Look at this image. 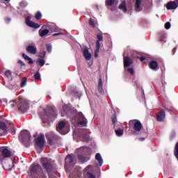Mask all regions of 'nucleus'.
<instances>
[{
  "instance_id": "8fccbe9b",
  "label": "nucleus",
  "mask_w": 178,
  "mask_h": 178,
  "mask_svg": "<svg viewBox=\"0 0 178 178\" xmlns=\"http://www.w3.org/2000/svg\"><path fill=\"white\" fill-rule=\"evenodd\" d=\"M98 91L100 94H102L104 92V86H98Z\"/></svg>"
},
{
  "instance_id": "6e6552de",
  "label": "nucleus",
  "mask_w": 178,
  "mask_h": 178,
  "mask_svg": "<svg viewBox=\"0 0 178 178\" xmlns=\"http://www.w3.org/2000/svg\"><path fill=\"white\" fill-rule=\"evenodd\" d=\"M35 143L39 148H44L45 145V136L40 134L35 139Z\"/></svg>"
},
{
  "instance_id": "e2e57ef3",
  "label": "nucleus",
  "mask_w": 178,
  "mask_h": 178,
  "mask_svg": "<svg viewBox=\"0 0 178 178\" xmlns=\"http://www.w3.org/2000/svg\"><path fill=\"white\" fill-rule=\"evenodd\" d=\"M175 136H176V134H174L172 135V137H175Z\"/></svg>"
},
{
  "instance_id": "bb28decb",
  "label": "nucleus",
  "mask_w": 178,
  "mask_h": 178,
  "mask_svg": "<svg viewBox=\"0 0 178 178\" xmlns=\"http://www.w3.org/2000/svg\"><path fill=\"white\" fill-rule=\"evenodd\" d=\"M49 33V29H44V30H40L39 34L40 37H44V35H47Z\"/></svg>"
},
{
  "instance_id": "c9c22d12",
  "label": "nucleus",
  "mask_w": 178,
  "mask_h": 178,
  "mask_svg": "<svg viewBox=\"0 0 178 178\" xmlns=\"http://www.w3.org/2000/svg\"><path fill=\"white\" fill-rule=\"evenodd\" d=\"M36 63L41 66H44V65H45V60L39 58L37 60Z\"/></svg>"
},
{
  "instance_id": "9d476101",
  "label": "nucleus",
  "mask_w": 178,
  "mask_h": 178,
  "mask_svg": "<svg viewBox=\"0 0 178 178\" xmlns=\"http://www.w3.org/2000/svg\"><path fill=\"white\" fill-rule=\"evenodd\" d=\"M156 118L157 122H165V119H166V113L164 109H161L159 113L156 114Z\"/></svg>"
},
{
  "instance_id": "dca6fc26",
  "label": "nucleus",
  "mask_w": 178,
  "mask_h": 178,
  "mask_svg": "<svg viewBox=\"0 0 178 178\" xmlns=\"http://www.w3.org/2000/svg\"><path fill=\"white\" fill-rule=\"evenodd\" d=\"M26 52L28 54H31V55H35L37 54V47L35 45H29L26 49Z\"/></svg>"
},
{
  "instance_id": "2f4dec72",
  "label": "nucleus",
  "mask_w": 178,
  "mask_h": 178,
  "mask_svg": "<svg viewBox=\"0 0 178 178\" xmlns=\"http://www.w3.org/2000/svg\"><path fill=\"white\" fill-rule=\"evenodd\" d=\"M123 133H124L123 129H115V134L118 137H121V136H123Z\"/></svg>"
},
{
  "instance_id": "052dcab7",
  "label": "nucleus",
  "mask_w": 178,
  "mask_h": 178,
  "mask_svg": "<svg viewBox=\"0 0 178 178\" xmlns=\"http://www.w3.org/2000/svg\"><path fill=\"white\" fill-rule=\"evenodd\" d=\"M162 84L165 86L166 84V82L162 81Z\"/></svg>"
},
{
  "instance_id": "ea45409f",
  "label": "nucleus",
  "mask_w": 178,
  "mask_h": 178,
  "mask_svg": "<svg viewBox=\"0 0 178 178\" xmlns=\"http://www.w3.org/2000/svg\"><path fill=\"white\" fill-rule=\"evenodd\" d=\"M97 41H99V42H102L104 41V36L102 35V34L101 33H98L97 35Z\"/></svg>"
},
{
  "instance_id": "423d86ee",
  "label": "nucleus",
  "mask_w": 178,
  "mask_h": 178,
  "mask_svg": "<svg viewBox=\"0 0 178 178\" xmlns=\"http://www.w3.org/2000/svg\"><path fill=\"white\" fill-rule=\"evenodd\" d=\"M129 126H134V129L135 131H132V134H136L137 131L140 133L141 131V129H143V124H141V122L136 120H131L129 122Z\"/></svg>"
},
{
  "instance_id": "79ce46f5",
  "label": "nucleus",
  "mask_w": 178,
  "mask_h": 178,
  "mask_svg": "<svg viewBox=\"0 0 178 178\" xmlns=\"http://www.w3.org/2000/svg\"><path fill=\"white\" fill-rule=\"evenodd\" d=\"M127 72L128 73H130V74H131V76H134V74H135L134 70L133 68L129 67V68L127 70Z\"/></svg>"
},
{
  "instance_id": "4d7b16f0",
  "label": "nucleus",
  "mask_w": 178,
  "mask_h": 178,
  "mask_svg": "<svg viewBox=\"0 0 178 178\" xmlns=\"http://www.w3.org/2000/svg\"><path fill=\"white\" fill-rule=\"evenodd\" d=\"M176 51H177V47H175L173 49H172V55H175L176 54Z\"/></svg>"
},
{
  "instance_id": "20e7f679",
  "label": "nucleus",
  "mask_w": 178,
  "mask_h": 178,
  "mask_svg": "<svg viewBox=\"0 0 178 178\" xmlns=\"http://www.w3.org/2000/svg\"><path fill=\"white\" fill-rule=\"evenodd\" d=\"M56 116H58V114H56L55 109L52 107H48L47 109L45 110V114L42 120L44 123H49V122L52 120L54 118H56Z\"/></svg>"
},
{
  "instance_id": "c756f323",
  "label": "nucleus",
  "mask_w": 178,
  "mask_h": 178,
  "mask_svg": "<svg viewBox=\"0 0 178 178\" xmlns=\"http://www.w3.org/2000/svg\"><path fill=\"white\" fill-rule=\"evenodd\" d=\"M17 100H12L10 101L8 103V105H10V108H15V106H17Z\"/></svg>"
},
{
  "instance_id": "e433bc0d",
  "label": "nucleus",
  "mask_w": 178,
  "mask_h": 178,
  "mask_svg": "<svg viewBox=\"0 0 178 178\" xmlns=\"http://www.w3.org/2000/svg\"><path fill=\"white\" fill-rule=\"evenodd\" d=\"M46 55H47V51H42L39 53V58H41V59H44Z\"/></svg>"
},
{
  "instance_id": "f3484780",
  "label": "nucleus",
  "mask_w": 178,
  "mask_h": 178,
  "mask_svg": "<svg viewBox=\"0 0 178 178\" xmlns=\"http://www.w3.org/2000/svg\"><path fill=\"white\" fill-rule=\"evenodd\" d=\"M133 65V60L129 56H124V67H129Z\"/></svg>"
},
{
  "instance_id": "4468645a",
  "label": "nucleus",
  "mask_w": 178,
  "mask_h": 178,
  "mask_svg": "<svg viewBox=\"0 0 178 178\" xmlns=\"http://www.w3.org/2000/svg\"><path fill=\"white\" fill-rule=\"evenodd\" d=\"M31 18L30 17H28L26 19V26H29V27H31L32 29H40V25L38 23L33 22V21H31Z\"/></svg>"
},
{
  "instance_id": "ddd939ff",
  "label": "nucleus",
  "mask_w": 178,
  "mask_h": 178,
  "mask_svg": "<svg viewBox=\"0 0 178 178\" xmlns=\"http://www.w3.org/2000/svg\"><path fill=\"white\" fill-rule=\"evenodd\" d=\"M166 8L168 10H173L178 8V0L170 1L167 3Z\"/></svg>"
},
{
  "instance_id": "58836bf2",
  "label": "nucleus",
  "mask_w": 178,
  "mask_h": 178,
  "mask_svg": "<svg viewBox=\"0 0 178 178\" xmlns=\"http://www.w3.org/2000/svg\"><path fill=\"white\" fill-rule=\"evenodd\" d=\"M82 138L83 141H88L90 136L86 133H83Z\"/></svg>"
},
{
  "instance_id": "cd10ccee",
  "label": "nucleus",
  "mask_w": 178,
  "mask_h": 178,
  "mask_svg": "<svg viewBox=\"0 0 178 178\" xmlns=\"http://www.w3.org/2000/svg\"><path fill=\"white\" fill-rule=\"evenodd\" d=\"M66 127V122L65 121H61L58 123V130H63Z\"/></svg>"
},
{
  "instance_id": "13d9d810",
  "label": "nucleus",
  "mask_w": 178,
  "mask_h": 178,
  "mask_svg": "<svg viewBox=\"0 0 178 178\" xmlns=\"http://www.w3.org/2000/svg\"><path fill=\"white\" fill-rule=\"evenodd\" d=\"M63 33H54L53 35L54 37H56V35H63Z\"/></svg>"
},
{
  "instance_id": "6e6d98bb",
  "label": "nucleus",
  "mask_w": 178,
  "mask_h": 178,
  "mask_svg": "<svg viewBox=\"0 0 178 178\" xmlns=\"http://www.w3.org/2000/svg\"><path fill=\"white\" fill-rule=\"evenodd\" d=\"M98 86H104L103 83H102V79H101V78L99 79Z\"/></svg>"
},
{
  "instance_id": "a18cd8bd",
  "label": "nucleus",
  "mask_w": 178,
  "mask_h": 178,
  "mask_svg": "<svg viewBox=\"0 0 178 178\" xmlns=\"http://www.w3.org/2000/svg\"><path fill=\"white\" fill-rule=\"evenodd\" d=\"M49 178H58L56 175H55V172H50V173H47Z\"/></svg>"
},
{
  "instance_id": "de8ad7c7",
  "label": "nucleus",
  "mask_w": 178,
  "mask_h": 178,
  "mask_svg": "<svg viewBox=\"0 0 178 178\" xmlns=\"http://www.w3.org/2000/svg\"><path fill=\"white\" fill-rule=\"evenodd\" d=\"M89 24L91 26V27H95V23L94 22V20L92 19H89Z\"/></svg>"
},
{
  "instance_id": "c85d7f7f",
  "label": "nucleus",
  "mask_w": 178,
  "mask_h": 178,
  "mask_svg": "<svg viewBox=\"0 0 178 178\" xmlns=\"http://www.w3.org/2000/svg\"><path fill=\"white\" fill-rule=\"evenodd\" d=\"M27 84V78L23 77L21 80L20 86L22 88L26 87V85Z\"/></svg>"
},
{
  "instance_id": "a211bd4d",
  "label": "nucleus",
  "mask_w": 178,
  "mask_h": 178,
  "mask_svg": "<svg viewBox=\"0 0 178 178\" xmlns=\"http://www.w3.org/2000/svg\"><path fill=\"white\" fill-rule=\"evenodd\" d=\"M149 69H151L152 70H154V71L158 70V69H159V66L158 65V62H156V61H155V60H152V61L149 63Z\"/></svg>"
},
{
  "instance_id": "37998d69",
  "label": "nucleus",
  "mask_w": 178,
  "mask_h": 178,
  "mask_svg": "<svg viewBox=\"0 0 178 178\" xmlns=\"http://www.w3.org/2000/svg\"><path fill=\"white\" fill-rule=\"evenodd\" d=\"M4 74L6 77H12V72H10L9 70H6Z\"/></svg>"
},
{
  "instance_id": "49530a36",
  "label": "nucleus",
  "mask_w": 178,
  "mask_h": 178,
  "mask_svg": "<svg viewBox=\"0 0 178 178\" xmlns=\"http://www.w3.org/2000/svg\"><path fill=\"white\" fill-rule=\"evenodd\" d=\"M111 121H112V123L113 124V126H115V124L116 123V122H118V119L116 118V115H113L111 117Z\"/></svg>"
},
{
  "instance_id": "b1692460",
  "label": "nucleus",
  "mask_w": 178,
  "mask_h": 178,
  "mask_svg": "<svg viewBox=\"0 0 178 178\" xmlns=\"http://www.w3.org/2000/svg\"><path fill=\"white\" fill-rule=\"evenodd\" d=\"M119 9L122 10L124 13L127 12V6H126V1H122L118 6Z\"/></svg>"
},
{
  "instance_id": "f8f14e48",
  "label": "nucleus",
  "mask_w": 178,
  "mask_h": 178,
  "mask_svg": "<svg viewBox=\"0 0 178 178\" xmlns=\"http://www.w3.org/2000/svg\"><path fill=\"white\" fill-rule=\"evenodd\" d=\"M78 120H79V122H78L79 125L87 126V119L86 118L83 113L79 112L78 113Z\"/></svg>"
},
{
  "instance_id": "5fc2aeb1",
  "label": "nucleus",
  "mask_w": 178,
  "mask_h": 178,
  "mask_svg": "<svg viewBox=\"0 0 178 178\" xmlns=\"http://www.w3.org/2000/svg\"><path fill=\"white\" fill-rule=\"evenodd\" d=\"M146 58L145 57V56H141L140 58V62H144V60H146Z\"/></svg>"
},
{
  "instance_id": "f257e3e1",
  "label": "nucleus",
  "mask_w": 178,
  "mask_h": 178,
  "mask_svg": "<svg viewBox=\"0 0 178 178\" xmlns=\"http://www.w3.org/2000/svg\"><path fill=\"white\" fill-rule=\"evenodd\" d=\"M30 175L32 178H47L42 167L38 163H33L30 167Z\"/></svg>"
},
{
  "instance_id": "69168bd1",
  "label": "nucleus",
  "mask_w": 178,
  "mask_h": 178,
  "mask_svg": "<svg viewBox=\"0 0 178 178\" xmlns=\"http://www.w3.org/2000/svg\"><path fill=\"white\" fill-rule=\"evenodd\" d=\"M145 136H147V133H145Z\"/></svg>"
},
{
  "instance_id": "473e14b6",
  "label": "nucleus",
  "mask_w": 178,
  "mask_h": 178,
  "mask_svg": "<svg viewBox=\"0 0 178 178\" xmlns=\"http://www.w3.org/2000/svg\"><path fill=\"white\" fill-rule=\"evenodd\" d=\"M28 5H29V3L25 0H22L19 3V6H20V8H26V6H27Z\"/></svg>"
},
{
  "instance_id": "4be33fe9",
  "label": "nucleus",
  "mask_w": 178,
  "mask_h": 178,
  "mask_svg": "<svg viewBox=\"0 0 178 178\" xmlns=\"http://www.w3.org/2000/svg\"><path fill=\"white\" fill-rule=\"evenodd\" d=\"M83 54L86 60H90V59H91V53L88 51V49H84L83 51Z\"/></svg>"
},
{
  "instance_id": "4c0bfd02",
  "label": "nucleus",
  "mask_w": 178,
  "mask_h": 178,
  "mask_svg": "<svg viewBox=\"0 0 178 178\" xmlns=\"http://www.w3.org/2000/svg\"><path fill=\"white\" fill-rule=\"evenodd\" d=\"M33 77L35 80H40L41 79V74H40V72L35 73Z\"/></svg>"
},
{
  "instance_id": "7c9ffc66",
  "label": "nucleus",
  "mask_w": 178,
  "mask_h": 178,
  "mask_svg": "<svg viewBox=\"0 0 178 178\" xmlns=\"http://www.w3.org/2000/svg\"><path fill=\"white\" fill-rule=\"evenodd\" d=\"M159 41L162 42L165 40L166 35H165V32H160L159 33Z\"/></svg>"
},
{
  "instance_id": "5701e85b",
  "label": "nucleus",
  "mask_w": 178,
  "mask_h": 178,
  "mask_svg": "<svg viewBox=\"0 0 178 178\" xmlns=\"http://www.w3.org/2000/svg\"><path fill=\"white\" fill-rule=\"evenodd\" d=\"M95 159L99 162V166H102V164L104 163V160L102 159L101 154L97 153L95 155Z\"/></svg>"
},
{
  "instance_id": "72a5a7b5",
  "label": "nucleus",
  "mask_w": 178,
  "mask_h": 178,
  "mask_svg": "<svg viewBox=\"0 0 178 178\" xmlns=\"http://www.w3.org/2000/svg\"><path fill=\"white\" fill-rule=\"evenodd\" d=\"M115 3V0H106V6H112Z\"/></svg>"
},
{
  "instance_id": "0eeeda50",
  "label": "nucleus",
  "mask_w": 178,
  "mask_h": 178,
  "mask_svg": "<svg viewBox=\"0 0 178 178\" xmlns=\"http://www.w3.org/2000/svg\"><path fill=\"white\" fill-rule=\"evenodd\" d=\"M12 152L7 147H0V162L2 163L5 158H10Z\"/></svg>"
},
{
  "instance_id": "a878e982",
  "label": "nucleus",
  "mask_w": 178,
  "mask_h": 178,
  "mask_svg": "<svg viewBox=\"0 0 178 178\" xmlns=\"http://www.w3.org/2000/svg\"><path fill=\"white\" fill-rule=\"evenodd\" d=\"M22 58H24V59H25V60H29V65H33V59L31 58H29V56L26 55V54H24V53L22 54Z\"/></svg>"
},
{
  "instance_id": "6ab92c4d",
  "label": "nucleus",
  "mask_w": 178,
  "mask_h": 178,
  "mask_svg": "<svg viewBox=\"0 0 178 178\" xmlns=\"http://www.w3.org/2000/svg\"><path fill=\"white\" fill-rule=\"evenodd\" d=\"M0 130L2 131V133H0V136H3V133L8 131V126H6V124L2 121H0Z\"/></svg>"
},
{
  "instance_id": "680f3d73",
  "label": "nucleus",
  "mask_w": 178,
  "mask_h": 178,
  "mask_svg": "<svg viewBox=\"0 0 178 178\" xmlns=\"http://www.w3.org/2000/svg\"><path fill=\"white\" fill-rule=\"evenodd\" d=\"M6 2H9L10 0H4Z\"/></svg>"
},
{
  "instance_id": "aec40b11",
  "label": "nucleus",
  "mask_w": 178,
  "mask_h": 178,
  "mask_svg": "<svg viewBox=\"0 0 178 178\" xmlns=\"http://www.w3.org/2000/svg\"><path fill=\"white\" fill-rule=\"evenodd\" d=\"M101 42L97 40L96 41V49L95 51V57L98 58V54H99V49H101Z\"/></svg>"
},
{
  "instance_id": "bf43d9fd",
  "label": "nucleus",
  "mask_w": 178,
  "mask_h": 178,
  "mask_svg": "<svg viewBox=\"0 0 178 178\" xmlns=\"http://www.w3.org/2000/svg\"><path fill=\"white\" fill-rule=\"evenodd\" d=\"M166 111H168V112H169L170 113V115H172L173 111H172V109H169V108H165Z\"/></svg>"
},
{
  "instance_id": "393cba45",
  "label": "nucleus",
  "mask_w": 178,
  "mask_h": 178,
  "mask_svg": "<svg viewBox=\"0 0 178 178\" xmlns=\"http://www.w3.org/2000/svg\"><path fill=\"white\" fill-rule=\"evenodd\" d=\"M8 130L11 134H15L16 129H15V124H13V122H9Z\"/></svg>"
},
{
  "instance_id": "864d4df0",
  "label": "nucleus",
  "mask_w": 178,
  "mask_h": 178,
  "mask_svg": "<svg viewBox=\"0 0 178 178\" xmlns=\"http://www.w3.org/2000/svg\"><path fill=\"white\" fill-rule=\"evenodd\" d=\"M4 20H5L6 23H10V18H9V17H6Z\"/></svg>"
},
{
  "instance_id": "f704fd0d",
  "label": "nucleus",
  "mask_w": 178,
  "mask_h": 178,
  "mask_svg": "<svg viewBox=\"0 0 178 178\" xmlns=\"http://www.w3.org/2000/svg\"><path fill=\"white\" fill-rule=\"evenodd\" d=\"M41 17H42V14H41V12L38 11L35 15V18L36 20H40L41 19Z\"/></svg>"
},
{
  "instance_id": "603ef678",
  "label": "nucleus",
  "mask_w": 178,
  "mask_h": 178,
  "mask_svg": "<svg viewBox=\"0 0 178 178\" xmlns=\"http://www.w3.org/2000/svg\"><path fill=\"white\" fill-rule=\"evenodd\" d=\"M49 31H54V32H56L58 31V27L56 26H53L51 29H50Z\"/></svg>"
},
{
  "instance_id": "3c124183",
  "label": "nucleus",
  "mask_w": 178,
  "mask_h": 178,
  "mask_svg": "<svg viewBox=\"0 0 178 178\" xmlns=\"http://www.w3.org/2000/svg\"><path fill=\"white\" fill-rule=\"evenodd\" d=\"M17 63L21 66V67H23V66H26V64L24 63V62L22 61V60H19L17 61Z\"/></svg>"
},
{
  "instance_id": "7ed1b4c3",
  "label": "nucleus",
  "mask_w": 178,
  "mask_h": 178,
  "mask_svg": "<svg viewBox=\"0 0 178 178\" xmlns=\"http://www.w3.org/2000/svg\"><path fill=\"white\" fill-rule=\"evenodd\" d=\"M40 161L43 169L46 170L47 173H50L51 172H56V168H55V165L47 158H42Z\"/></svg>"
},
{
  "instance_id": "f03ea898",
  "label": "nucleus",
  "mask_w": 178,
  "mask_h": 178,
  "mask_svg": "<svg viewBox=\"0 0 178 178\" xmlns=\"http://www.w3.org/2000/svg\"><path fill=\"white\" fill-rule=\"evenodd\" d=\"M19 140L22 142V144H24L25 147H30L31 143V135L30 131L26 129L21 131Z\"/></svg>"
},
{
  "instance_id": "2eb2a0df",
  "label": "nucleus",
  "mask_w": 178,
  "mask_h": 178,
  "mask_svg": "<svg viewBox=\"0 0 178 178\" xmlns=\"http://www.w3.org/2000/svg\"><path fill=\"white\" fill-rule=\"evenodd\" d=\"M143 0H135L134 9L136 12H141V10H143Z\"/></svg>"
},
{
  "instance_id": "c03bdc74",
  "label": "nucleus",
  "mask_w": 178,
  "mask_h": 178,
  "mask_svg": "<svg viewBox=\"0 0 178 178\" xmlns=\"http://www.w3.org/2000/svg\"><path fill=\"white\" fill-rule=\"evenodd\" d=\"M86 178H96L95 175H93L92 173L88 172H86Z\"/></svg>"
},
{
  "instance_id": "0e129e2a",
  "label": "nucleus",
  "mask_w": 178,
  "mask_h": 178,
  "mask_svg": "<svg viewBox=\"0 0 178 178\" xmlns=\"http://www.w3.org/2000/svg\"><path fill=\"white\" fill-rule=\"evenodd\" d=\"M140 140H145V138H140Z\"/></svg>"
},
{
  "instance_id": "412c9836",
  "label": "nucleus",
  "mask_w": 178,
  "mask_h": 178,
  "mask_svg": "<svg viewBox=\"0 0 178 178\" xmlns=\"http://www.w3.org/2000/svg\"><path fill=\"white\" fill-rule=\"evenodd\" d=\"M90 160V157L88 156H83L81 154H79L78 156V161H79V162H81V163H85V162H87V161Z\"/></svg>"
},
{
  "instance_id": "a19ab883",
  "label": "nucleus",
  "mask_w": 178,
  "mask_h": 178,
  "mask_svg": "<svg viewBox=\"0 0 178 178\" xmlns=\"http://www.w3.org/2000/svg\"><path fill=\"white\" fill-rule=\"evenodd\" d=\"M46 49L47 52L51 53L52 51V45H51V44H47Z\"/></svg>"
},
{
  "instance_id": "1a4fd4ad",
  "label": "nucleus",
  "mask_w": 178,
  "mask_h": 178,
  "mask_svg": "<svg viewBox=\"0 0 178 178\" xmlns=\"http://www.w3.org/2000/svg\"><path fill=\"white\" fill-rule=\"evenodd\" d=\"M16 104L17 108H18L19 111H20L21 112H26V111H27V102H26V100H17Z\"/></svg>"
},
{
  "instance_id": "09e8293b",
  "label": "nucleus",
  "mask_w": 178,
  "mask_h": 178,
  "mask_svg": "<svg viewBox=\"0 0 178 178\" xmlns=\"http://www.w3.org/2000/svg\"><path fill=\"white\" fill-rule=\"evenodd\" d=\"M170 26H171L170 22H168L165 24L164 27L165 30H169V29H170Z\"/></svg>"
},
{
  "instance_id": "9b49d317",
  "label": "nucleus",
  "mask_w": 178,
  "mask_h": 178,
  "mask_svg": "<svg viewBox=\"0 0 178 178\" xmlns=\"http://www.w3.org/2000/svg\"><path fill=\"white\" fill-rule=\"evenodd\" d=\"M73 156L72 154H69L65 157V168H73L74 165H73Z\"/></svg>"
},
{
  "instance_id": "39448f33",
  "label": "nucleus",
  "mask_w": 178,
  "mask_h": 178,
  "mask_svg": "<svg viewBox=\"0 0 178 178\" xmlns=\"http://www.w3.org/2000/svg\"><path fill=\"white\" fill-rule=\"evenodd\" d=\"M46 138L49 145H55V144L60 140V138L54 132H49L46 134Z\"/></svg>"
}]
</instances>
